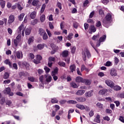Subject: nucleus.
Segmentation results:
<instances>
[{
    "label": "nucleus",
    "mask_w": 124,
    "mask_h": 124,
    "mask_svg": "<svg viewBox=\"0 0 124 124\" xmlns=\"http://www.w3.org/2000/svg\"><path fill=\"white\" fill-rule=\"evenodd\" d=\"M0 5L1 8H4L5 7V1H1L0 2Z\"/></svg>",
    "instance_id": "44"
},
{
    "label": "nucleus",
    "mask_w": 124,
    "mask_h": 124,
    "mask_svg": "<svg viewBox=\"0 0 124 124\" xmlns=\"http://www.w3.org/2000/svg\"><path fill=\"white\" fill-rule=\"evenodd\" d=\"M45 45V44H39L37 46V47L38 48V50H42V49L44 48Z\"/></svg>",
    "instance_id": "27"
},
{
    "label": "nucleus",
    "mask_w": 124,
    "mask_h": 124,
    "mask_svg": "<svg viewBox=\"0 0 124 124\" xmlns=\"http://www.w3.org/2000/svg\"><path fill=\"white\" fill-rule=\"evenodd\" d=\"M82 56L83 60L84 62H86V60H87L86 58H88V59H90V58H91V53H90L89 50L86 49L84 51V52H82Z\"/></svg>",
    "instance_id": "2"
},
{
    "label": "nucleus",
    "mask_w": 124,
    "mask_h": 124,
    "mask_svg": "<svg viewBox=\"0 0 124 124\" xmlns=\"http://www.w3.org/2000/svg\"><path fill=\"white\" fill-rule=\"evenodd\" d=\"M69 69L71 73H73L74 71H76V64H72L69 66Z\"/></svg>",
    "instance_id": "12"
},
{
    "label": "nucleus",
    "mask_w": 124,
    "mask_h": 124,
    "mask_svg": "<svg viewBox=\"0 0 124 124\" xmlns=\"http://www.w3.org/2000/svg\"><path fill=\"white\" fill-rule=\"evenodd\" d=\"M51 103H58L59 102V100L56 98H52L51 100Z\"/></svg>",
    "instance_id": "38"
},
{
    "label": "nucleus",
    "mask_w": 124,
    "mask_h": 124,
    "mask_svg": "<svg viewBox=\"0 0 124 124\" xmlns=\"http://www.w3.org/2000/svg\"><path fill=\"white\" fill-rule=\"evenodd\" d=\"M31 19H34L36 17V12L35 11H33L30 15Z\"/></svg>",
    "instance_id": "22"
},
{
    "label": "nucleus",
    "mask_w": 124,
    "mask_h": 124,
    "mask_svg": "<svg viewBox=\"0 0 124 124\" xmlns=\"http://www.w3.org/2000/svg\"><path fill=\"white\" fill-rule=\"evenodd\" d=\"M66 103V100H61L59 101V103L61 105H62L63 104H65Z\"/></svg>",
    "instance_id": "55"
},
{
    "label": "nucleus",
    "mask_w": 124,
    "mask_h": 124,
    "mask_svg": "<svg viewBox=\"0 0 124 124\" xmlns=\"http://www.w3.org/2000/svg\"><path fill=\"white\" fill-rule=\"evenodd\" d=\"M71 53L72 54H74L75 53V51H76V46H73L71 48Z\"/></svg>",
    "instance_id": "49"
},
{
    "label": "nucleus",
    "mask_w": 124,
    "mask_h": 124,
    "mask_svg": "<svg viewBox=\"0 0 124 124\" xmlns=\"http://www.w3.org/2000/svg\"><path fill=\"white\" fill-rule=\"evenodd\" d=\"M23 29H24V24H21L17 30L18 35L16 36V39H14V43L16 47L18 46V44L20 43L21 41V32Z\"/></svg>",
    "instance_id": "1"
},
{
    "label": "nucleus",
    "mask_w": 124,
    "mask_h": 124,
    "mask_svg": "<svg viewBox=\"0 0 124 124\" xmlns=\"http://www.w3.org/2000/svg\"><path fill=\"white\" fill-rule=\"evenodd\" d=\"M46 79V81L47 83H50L52 81V77L51 76H48L47 75H45Z\"/></svg>",
    "instance_id": "21"
},
{
    "label": "nucleus",
    "mask_w": 124,
    "mask_h": 124,
    "mask_svg": "<svg viewBox=\"0 0 124 124\" xmlns=\"http://www.w3.org/2000/svg\"><path fill=\"white\" fill-rule=\"evenodd\" d=\"M67 103L69 104H77V101L74 100H69Z\"/></svg>",
    "instance_id": "41"
},
{
    "label": "nucleus",
    "mask_w": 124,
    "mask_h": 124,
    "mask_svg": "<svg viewBox=\"0 0 124 124\" xmlns=\"http://www.w3.org/2000/svg\"><path fill=\"white\" fill-rule=\"evenodd\" d=\"M102 2L104 4H107L109 2V0H102Z\"/></svg>",
    "instance_id": "64"
},
{
    "label": "nucleus",
    "mask_w": 124,
    "mask_h": 124,
    "mask_svg": "<svg viewBox=\"0 0 124 124\" xmlns=\"http://www.w3.org/2000/svg\"><path fill=\"white\" fill-rule=\"evenodd\" d=\"M4 63H5L6 64H8V65L10 66V68H12V64L11 63V62H10V61H9V60H6L4 61Z\"/></svg>",
    "instance_id": "30"
},
{
    "label": "nucleus",
    "mask_w": 124,
    "mask_h": 124,
    "mask_svg": "<svg viewBox=\"0 0 124 124\" xmlns=\"http://www.w3.org/2000/svg\"><path fill=\"white\" fill-rule=\"evenodd\" d=\"M73 35H74V34H73V33H69L68 36L66 37V39H67V40L70 41L71 39L73 38Z\"/></svg>",
    "instance_id": "20"
},
{
    "label": "nucleus",
    "mask_w": 124,
    "mask_h": 124,
    "mask_svg": "<svg viewBox=\"0 0 124 124\" xmlns=\"http://www.w3.org/2000/svg\"><path fill=\"white\" fill-rule=\"evenodd\" d=\"M28 79L29 80V81H30V82H34V81L35 80V78L33 77H28Z\"/></svg>",
    "instance_id": "45"
},
{
    "label": "nucleus",
    "mask_w": 124,
    "mask_h": 124,
    "mask_svg": "<svg viewBox=\"0 0 124 124\" xmlns=\"http://www.w3.org/2000/svg\"><path fill=\"white\" fill-rule=\"evenodd\" d=\"M119 62H120V60H119L118 58L117 57L114 58V63H115V64H116V65H117L118 63H119Z\"/></svg>",
    "instance_id": "51"
},
{
    "label": "nucleus",
    "mask_w": 124,
    "mask_h": 124,
    "mask_svg": "<svg viewBox=\"0 0 124 124\" xmlns=\"http://www.w3.org/2000/svg\"><path fill=\"white\" fill-rule=\"evenodd\" d=\"M96 106L99 110H101L103 108V105L100 103H97L96 104Z\"/></svg>",
    "instance_id": "32"
},
{
    "label": "nucleus",
    "mask_w": 124,
    "mask_h": 124,
    "mask_svg": "<svg viewBox=\"0 0 124 124\" xmlns=\"http://www.w3.org/2000/svg\"><path fill=\"white\" fill-rule=\"evenodd\" d=\"M62 56L63 58H66L68 57V50H64L62 52Z\"/></svg>",
    "instance_id": "23"
},
{
    "label": "nucleus",
    "mask_w": 124,
    "mask_h": 124,
    "mask_svg": "<svg viewBox=\"0 0 124 124\" xmlns=\"http://www.w3.org/2000/svg\"><path fill=\"white\" fill-rule=\"evenodd\" d=\"M55 111L56 112H58V110H60L61 108L60 107V106H59L58 105H56L55 106Z\"/></svg>",
    "instance_id": "57"
},
{
    "label": "nucleus",
    "mask_w": 124,
    "mask_h": 124,
    "mask_svg": "<svg viewBox=\"0 0 124 124\" xmlns=\"http://www.w3.org/2000/svg\"><path fill=\"white\" fill-rule=\"evenodd\" d=\"M45 8H46V4H43L40 10V13H43L44 12V11L45 10Z\"/></svg>",
    "instance_id": "37"
},
{
    "label": "nucleus",
    "mask_w": 124,
    "mask_h": 124,
    "mask_svg": "<svg viewBox=\"0 0 124 124\" xmlns=\"http://www.w3.org/2000/svg\"><path fill=\"white\" fill-rule=\"evenodd\" d=\"M41 21L43 23L45 21V15H42L40 17Z\"/></svg>",
    "instance_id": "50"
},
{
    "label": "nucleus",
    "mask_w": 124,
    "mask_h": 124,
    "mask_svg": "<svg viewBox=\"0 0 124 124\" xmlns=\"http://www.w3.org/2000/svg\"><path fill=\"white\" fill-rule=\"evenodd\" d=\"M105 19L108 21H109V22H111V21H112V14L110 13H108L106 16Z\"/></svg>",
    "instance_id": "11"
},
{
    "label": "nucleus",
    "mask_w": 124,
    "mask_h": 124,
    "mask_svg": "<svg viewBox=\"0 0 124 124\" xmlns=\"http://www.w3.org/2000/svg\"><path fill=\"white\" fill-rule=\"evenodd\" d=\"M33 41H34L33 37H30L28 40V43L29 45H31V43H33Z\"/></svg>",
    "instance_id": "31"
},
{
    "label": "nucleus",
    "mask_w": 124,
    "mask_h": 124,
    "mask_svg": "<svg viewBox=\"0 0 124 124\" xmlns=\"http://www.w3.org/2000/svg\"><path fill=\"white\" fill-rule=\"evenodd\" d=\"M93 91L86 92L85 93V95L87 98L91 97V96H93Z\"/></svg>",
    "instance_id": "14"
},
{
    "label": "nucleus",
    "mask_w": 124,
    "mask_h": 124,
    "mask_svg": "<svg viewBox=\"0 0 124 124\" xmlns=\"http://www.w3.org/2000/svg\"><path fill=\"white\" fill-rule=\"evenodd\" d=\"M82 83L86 85L87 86H89L92 84V80L88 79H83Z\"/></svg>",
    "instance_id": "13"
},
{
    "label": "nucleus",
    "mask_w": 124,
    "mask_h": 124,
    "mask_svg": "<svg viewBox=\"0 0 124 124\" xmlns=\"http://www.w3.org/2000/svg\"><path fill=\"white\" fill-rule=\"evenodd\" d=\"M108 93V90L106 89H103L99 92V94L103 95L104 94H105V93Z\"/></svg>",
    "instance_id": "17"
},
{
    "label": "nucleus",
    "mask_w": 124,
    "mask_h": 124,
    "mask_svg": "<svg viewBox=\"0 0 124 124\" xmlns=\"http://www.w3.org/2000/svg\"><path fill=\"white\" fill-rule=\"evenodd\" d=\"M112 88H113V90H114L115 91H120L122 90V87L118 85H114Z\"/></svg>",
    "instance_id": "35"
},
{
    "label": "nucleus",
    "mask_w": 124,
    "mask_h": 124,
    "mask_svg": "<svg viewBox=\"0 0 124 124\" xmlns=\"http://www.w3.org/2000/svg\"><path fill=\"white\" fill-rule=\"evenodd\" d=\"M84 79L80 76L77 77L76 78V82L77 83H83V80Z\"/></svg>",
    "instance_id": "16"
},
{
    "label": "nucleus",
    "mask_w": 124,
    "mask_h": 124,
    "mask_svg": "<svg viewBox=\"0 0 124 124\" xmlns=\"http://www.w3.org/2000/svg\"><path fill=\"white\" fill-rule=\"evenodd\" d=\"M55 61H56V58L55 57H50L48 58V62H55Z\"/></svg>",
    "instance_id": "43"
},
{
    "label": "nucleus",
    "mask_w": 124,
    "mask_h": 124,
    "mask_svg": "<svg viewBox=\"0 0 124 124\" xmlns=\"http://www.w3.org/2000/svg\"><path fill=\"white\" fill-rule=\"evenodd\" d=\"M90 30L91 31V32H95L96 31V29L95 28V27L93 25H91L90 27Z\"/></svg>",
    "instance_id": "29"
},
{
    "label": "nucleus",
    "mask_w": 124,
    "mask_h": 124,
    "mask_svg": "<svg viewBox=\"0 0 124 124\" xmlns=\"http://www.w3.org/2000/svg\"><path fill=\"white\" fill-rule=\"evenodd\" d=\"M70 86L71 87H72V88H74L76 89H77V88H78V85H77V84L75 82H71Z\"/></svg>",
    "instance_id": "34"
},
{
    "label": "nucleus",
    "mask_w": 124,
    "mask_h": 124,
    "mask_svg": "<svg viewBox=\"0 0 124 124\" xmlns=\"http://www.w3.org/2000/svg\"><path fill=\"white\" fill-rule=\"evenodd\" d=\"M43 39L44 40H46V39H48V35H47V33H45L44 35H43Z\"/></svg>",
    "instance_id": "48"
},
{
    "label": "nucleus",
    "mask_w": 124,
    "mask_h": 124,
    "mask_svg": "<svg viewBox=\"0 0 124 124\" xmlns=\"http://www.w3.org/2000/svg\"><path fill=\"white\" fill-rule=\"evenodd\" d=\"M57 7H59V9H60V10H62V3L61 2H58L57 3Z\"/></svg>",
    "instance_id": "61"
},
{
    "label": "nucleus",
    "mask_w": 124,
    "mask_h": 124,
    "mask_svg": "<svg viewBox=\"0 0 124 124\" xmlns=\"http://www.w3.org/2000/svg\"><path fill=\"white\" fill-rule=\"evenodd\" d=\"M15 20V16L14 15H11L9 17L8 20V24H12Z\"/></svg>",
    "instance_id": "7"
},
{
    "label": "nucleus",
    "mask_w": 124,
    "mask_h": 124,
    "mask_svg": "<svg viewBox=\"0 0 124 124\" xmlns=\"http://www.w3.org/2000/svg\"><path fill=\"white\" fill-rule=\"evenodd\" d=\"M25 16V14L22 13L18 16V19L19 21H23V19H24V16Z\"/></svg>",
    "instance_id": "40"
},
{
    "label": "nucleus",
    "mask_w": 124,
    "mask_h": 124,
    "mask_svg": "<svg viewBox=\"0 0 124 124\" xmlns=\"http://www.w3.org/2000/svg\"><path fill=\"white\" fill-rule=\"evenodd\" d=\"M119 121H120V122H122V123H123L124 124V117L120 116L119 117Z\"/></svg>",
    "instance_id": "63"
},
{
    "label": "nucleus",
    "mask_w": 124,
    "mask_h": 124,
    "mask_svg": "<svg viewBox=\"0 0 124 124\" xmlns=\"http://www.w3.org/2000/svg\"><path fill=\"white\" fill-rule=\"evenodd\" d=\"M106 39V35H103L102 37H101L99 40V45L98 46V47H99L100 46V43L101 42H104Z\"/></svg>",
    "instance_id": "10"
},
{
    "label": "nucleus",
    "mask_w": 124,
    "mask_h": 124,
    "mask_svg": "<svg viewBox=\"0 0 124 124\" xmlns=\"http://www.w3.org/2000/svg\"><path fill=\"white\" fill-rule=\"evenodd\" d=\"M42 60V56L40 55H37L36 57V60L34 59L33 62L35 64H38L40 63L41 61Z\"/></svg>",
    "instance_id": "3"
},
{
    "label": "nucleus",
    "mask_w": 124,
    "mask_h": 124,
    "mask_svg": "<svg viewBox=\"0 0 124 124\" xmlns=\"http://www.w3.org/2000/svg\"><path fill=\"white\" fill-rule=\"evenodd\" d=\"M77 73L78 75H79V76H82V73H81V71H80V69L79 68H77Z\"/></svg>",
    "instance_id": "54"
},
{
    "label": "nucleus",
    "mask_w": 124,
    "mask_h": 124,
    "mask_svg": "<svg viewBox=\"0 0 124 124\" xmlns=\"http://www.w3.org/2000/svg\"><path fill=\"white\" fill-rule=\"evenodd\" d=\"M99 14H100V15H104V11H103V10H102V9H100L99 10Z\"/></svg>",
    "instance_id": "58"
},
{
    "label": "nucleus",
    "mask_w": 124,
    "mask_h": 124,
    "mask_svg": "<svg viewBox=\"0 0 124 124\" xmlns=\"http://www.w3.org/2000/svg\"><path fill=\"white\" fill-rule=\"evenodd\" d=\"M110 21L104 18L103 20V26L104 27H105L106 28H108L109 24H110Z\"/></svg>",
    "instance_id": "6"
},
{
    "label": "nucleus",
    "mask_w": 124,
    "mask_h": 124,
    "mask_svg": "<svg viewBox=\"0 0 124 124\" xmlns=\"http://www.w3.org/2000/svg\"><path fill=\"white\" fill-rule=\"evenodd\" d=\"M84 93H85V90H80L76 92V94H77V95H83V94H84Z\"/></svg>",
    "instance_id": "18"
},
{
    "label": "nucleus",
    "mask_w": 124,
    "mask_h": 124,
    "mask_svg": "<svg viewBox=\"0 0 124 124\" xmlns=\"http://www.w3.org/2000/svg\"><path fill=\"white\" fill-rule=\"evenodd\" d=\"M10 74L8 72H5L3 76V79H8L9 78Z\"/></svg>",
    "instance_id": "33"
},
{
    "label": "nucleus",
    "mask_w": 124,
    "mask_h": 124,
    "mask_svg": "<svg viewBox=\"0 0 124 124\" xmlns=\"http://www.w3.org/2000/svg\"><path fill=\"white\" fill-rule=\"evenodd\" d=\"M59 65L62 67H65V62H58Z\"/></svg>",
    "instance_id": "39"
},
{
    "label": "nucleus",
    "mask_w": 124,
    "mask_h": 124,
    "mask_svg": "<svg viewBox=\"0 0 124 124\" xmlns=\"http://www.w3.org/2000/svg\"><path fill=\"white\" fill-rule=\"evenodd\" d=\"M76 100H77L78 102H85V101L87 100V99L83 97H78L76 98Z\"/></svg>",
    "instance_id": "9"
},
{
    "label": "nucleus",
    "mask_w": 124,
    "mask_h": 124,
    "mask_svg": "<svg viewBox=\"0 0 124 124\" xmlns=\"http://www.w3.org/2000/svg\"><path fill=\"white\" fill-rule=\"evenodd\" d=\"M89 0H86L84 3H83V6L84 7H85V6H87V5H88V4H89Z\"/></svg>",
    "instance_id": "62"
},
{
    "label": "nucleus",
    "mask_w": 124,
    "mask_h": 124,
    "mask_svg": "<svg viewBox=\"0 0 124 124\" xmlns=\"http://www.w3.org/2000/svg\"><path fill=\"white\" fill-rule=\"evenodd\" d=\"M31 29L27 28L25 30V34H26V35H30V34H31Z\"/></svg>",
    "instance_id": "26"
},
{
    "label": "nucleus",
    "mask_w": 124,
    "mask_h": 124,
    "mask_svg": "<svg viewBox=\"0 0 124 124\" xmlns=\"http://www.w3.org/2000/svg\"><path fill=\"white\" fill-rule=\"evenodd\" d=\"M94 122L95 123H97L98 124H99V123H100V116L99 115H97L96 116V118L94 120Z\"/></svg>",
    "instance_id": "24"
},
{
    "label": "nucleus",
    "mask_w": 124,
    "mask_h": 124,
    "mask_svg": "<svg viewBox=\"0 0 124 124\" xmlns=\"http://www.w3.org/2000/svg\"><path fill=\"white\" fill-rule=\"evenodd\" d=\"M29 58L31 60H33L34 59V55L32 53L29 54Z\"/></svg>",
    "instance_id": "60"
},
{
    "label": "nucleus",
    "mask_w": 124,
    "mask_h": 124,
    "mask_svg": "<svg viewBox=\"0 0 124 124\" xmlns=\"http://www.w3.org/2000/svg\"><path fill=\"white\" fill-rule=\"evenodd\" d=\"M105 83L107 85V86L110 87V88H113V87L115 86V83H114V82H113L111 80H106Z\"/></svg>",
    "instance_id": "5"
},
{
    "label": "nucleus",
    "mask_w": 124,
    "mask_h": 124,
    "mask_svg": "<svg viewBox=\"0 0 124 124\" xmlns=\"http://www.w3.org/2000/svg\"><path fill=\"white\" fill-rule=\"evenodd\" d=\"M110 74L111 76H117V70L114 68L111 69L110 72Z\"/></svg>",
    "instance_id": "15"
},
{
    "label": "nucleus",
    "mask_w": 124,
    "mask_h": 124,
    "mask_svg": "<svg viewBox=\"0 0 124 124\" xmlns=\"http://www.w3.org/2000/svg\"><path fill=\"white\" fill-rule=\"evenodd\" d=\"M39 34H40L41 35H43L44 34L46 33V32L45 31L41 28L39 29Z\"/></svg>",
    "instance_id": "36"
},
{
    "label": "nucleus",
    "mask_w": 124,
    "mask_h": 124,
    "mask_svg": "<svg viewBox=\"0 0 124 124\" xmlns=\"http://www.w3.org/2000/svg\"><path fill=\"white\" fill-rule=\"evenodd\" d=\"M59 72V68L57 67H55V68L53 70V71L51 72V75H57Z\"/></svg>",
    "instance_id": "19"
},
{
    "label": "nucleus",
    "mask_w": 124,
    "mask_h": 124,
    "mask_svg": "<svg viewBox=\"0 0 124 124\" xmlns=\"http://www.w3.org/2000/svg\"><path fill=\"white\" fill-rule=\"evenodd\" d=\"M43 79H44V77L43 76V75H42V76H41L39 77V81L41 82V83L42 84L44 83V81H43Z\"/></svg>",
    "instance_id": "47"
},
{
    "label": "nucleus",
    "mask_w": 124,
    "mask_h": 124,
    "mask_svg": "<svg viewBox=\"0 0 124 124\" xmlns=\"http://www.w3.org/2000/svg\"><path fill=\"white\" fill-rule=\"evenodd\" d=\"M44 69H45L46 73H49V72H50V68H48V67L45 66Z\"/></svg>",
    "instance_id": "56"
},
{
    "label": "nucleus",
    "mask_w": 124,
    "mask_h": 124,
    "mask_svg": "<svg viewBox=\"0 0 124 124\" xmlns=\"http://www.w3.org/2000/svg\"><path fill=\"white\" fill-rule=\"evenodd\" d=\"M4 93H7V94H9L10 96H13L14 95V93L11 92V89L10 87L6 88L3 91Z\"/></svg>",
    "instance_id": "4"
},
{
    "label": "nucleus",
    "mask_w": 124,
    "mask_h": 124,
    "mask_svg": "<svg viewBox=\"0 0 124 124\" xmlns=\"http://www.w3.org/2000/svg\"><path fill=\"white\" fill-rule=\"evenodd\" d=\"M4 102H5V98H2L0 100V104H1V105H3Z\"/></svg>",
    "instance_id": "53"
},
{
    "label": "nucleus",
    "mask_w": 124,
    "mask_h": 124,
    "mask_svg": "<svg viewBox=\"0 0 124 124\" xmlns=\"http://www.w3.org/2000/svg\"><path fill=\"white\" fill-rule=\"evenodd\" d=\"M12 67H13V68L16 70H17L18 69V65H17V63H14L13 64Z\"/></svg>",
    "instance_id": "52"
},
{
    "label": "nucleus",
    "mask_w": 124,
    "mask_h": 124,
    "mask_svg": "<svg viewBox=\"0 0 124 124\" xmlns=\"http://www.w3.org/2000/svg\"><path fill=\"white\" fill-rule=\"evenodd\" d=\"M76 107H77V108H78V109H80V110H84V109H85V106L83 105L78 104L76 105Z\"/></svg>",
    "instance_id": "25"
},
{
    "label": "nucleus",
    "mask_w": 124,
    "mask_h": 124,
    "mask_svg": "<svg viewBox=\"0 0 124 124\" xmlns=\"http://www.w3.org/2000/svg\"><path fill=\"white\" fill-rule=\"evenodd\" d=\"M96 27H97V28H99L100 27H101V22H100V21H98L96 23Z\"/></svg>",
    "instance_id": "59"
},
{
    "label": "nucleus",
    "mask_w": 124,
    "mask_h": 124,
    "mask_svg": "<svg viewBox=\"0 0 124 124\" xmlns=\"http://www.w3.org/2000/svg\"><path fill=\"white\" fill-rule=\"evenodd\" d=\"M99 38V35H93V37H92V39L93 40H94V41L96 40H98Z\"/></svg>",
    "instance_id": "42"
},
{
    "label": "nucleus",
    "mask_w": 124,
    "mask_h": 124,
    "mask_svg": "<svg viewBox=\"0 0 124 124\" xmlns=\"http://www.w3.org/2000/svg\"><path fill=\"white\" fill-rule=\"evenodd\" d=\"M16 58L19 59H23V55L22 51H17L16 52Z\"/></svg>",
    "instance_id": "8"
},
{
    "label": "nucleus",
    "mask_w": 124,
    "mask_h": 124,
    "mask_svg": "<svg viewBox=\"0 0 124 124\" xmlns=\"http://www.w3.org/2000/svg\"><path fill=\"white\" fill-rule=\"evenodd\" d=\"M38 3H39V0H33L32 2V5H33V6H37Z\"/></svg>",
    "instance_id": "28"
},
{
    "label": "nucleus",
    "mask_w": 124,
    "mask_h": 124,
    "mask_svg": "<svg viewBox=\"0 0 124 124\" xmlns=\"http://www.w3.org/2000/svg\"><path fill=\"white\" fill-rule=\"evenodd\" d=\"M37 22H38V20H37L36 19H35L31 21V25L34 26V25H36V24H37Z\"/></svg>",
    "instance_id": "46"
}]
</instances>
